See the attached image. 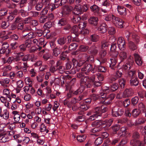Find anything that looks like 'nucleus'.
I'll list each match as a JSON object with an SVG mask.
<instances>
[{
    "label": "nucleus",
    "instance_id": "f257e3e1",
    "mask_svg": "<svg viewBox=\"0 0 146 146\" xmlns=\"http://www.w3.org/2000/svg\"><path fill=\"white\" fill-rule=\"evenodd\" d=\"M110 92L111 91L110 87L105 86L102 88L100 93L101 98L104 99V100L102 101V103L106 104H109L111 100L114 99L115 97L114 94H111L108 96H106L107 94Z\"/></svg>",
    "mask_w": 146,
    "mask_h": 146
},
{
    "label": "nucleus",
    "instance_id": "f03ea898",
    "mask_svg": "<svg viewBox=\"0 0 146 146\" xmlns=\"http://www.w3.org/2000/svg\"><path fill=\"white\" fill-rule=\"evenodd\" d=\"M95 79V76L93 75L90 77L85 76L81 78L80 80V86L81 88L85 89V87L91 88L93 85V82Z\"/></svg>",
    "mask_w": 146,
    "mask_h": 146
},
{
    "label": "nucleus",
    "instance_id": "7ed1b4c3",
    "mask_svg": "<svg viewBox=\"0 0 146 146\" xmlns=\"http://www.w3.org/2000/svg\"><path fill=\"white\" fill-rule=\"evenodd\" d=\"M108 110V108L105 107L104 105L102 106L101 107H96L94 109V112L93 114L92 112H89L87 115H91L90 117V119L92 118H97L99 117H100L102 115V113Z\"/></svg>",
    "mask_w": 146,
    "mask_h": 146
},
{
    "label": "nucleus",
    "instance_id": "20e7f679",
    "mask_svg": "<svg viewBox=\"0 0 146 146\" xmlns=\"http://www.w3.org/2000/svg\"><path fill=\"white\" fill-rule=\"evenodd\" d=\"M140 138V135L137 131H134L132 134V139L130 141V144L133 146H145L143 141L139 140Z\"/></svg>",
    "mask_w": 146,
    "mask_h": 146
},
{
    "label": "nucleus",
    "instance_id": "39448f33",
    "mask_svg": "<svg viewBox=\"0 0 146 146\" xmlns=\"http://www.w3.org/2000/svg\"><path fill=\"white\" fill-rule=\"evenodd\" d=\"M112 122V119H106L105 121L99 120L93 122V124L98 126L101 125V127H108L111 125Z\"/></svg>",
    "mask_w": 146,
    "mask_h": 146
},
{
    "label": "nucleus",
    "instance_id": "423d86ee",
    "mask_svg": "<svg viewBox=\"0 0 146 146\" xmlns=\"http://www.w3.org/2000/svg\"><path fill=\"white\" fill-rule=\"evenodd\" d=\"M125 36L127 38V41L131 40V36L133 40L134 41L136 44L139 43V37L136 34L132 33L128 31H127L125 32Z\"/></svg>",
    "mask_w": 146,
    "mask_h": 146
},
{
    "label": "nucleus",
    "instance_id": "0eeeda50",
    "mask_svg": "<svg viewBox=\"0 0 146 146\" xmlns=\"http://www.w3.org/2000/svg\"><path fill=\"white\" fill-rule=\"evenodd\" d=\"M73 9V7L70 6H65L63 7L62 13V16L68 17L71 14Z\"/></svg>",
    "mask_w": 146,
    "mask_h": 146
},
{
    "label": "nucleus",
    "instance_id": "6e6552de",
    "mask_svg": "<svg viewBox=\"0 0 146 146\" xmlns=\"http://www.w3.org/2000/svg\"><path fill=\"white\" fill-rule=\"evenodd\" d=\"M133 62V61L131 58V56H129L125 64L123 65V68L127 70H130L132 68Z\"/></svg>",
    "mask_w": 146,
    "mask_h": 146
},
{
    "label": "nucleus",
    "instance_id": "1a4fd4ad",
    "mask_svg": "<svg viewBox=\"0 0 146 146\" xmlns=\"http://www.w3.org/2000/svg\"><path fill=\"white\" fill-rule=\"evenodd\" d=\"M4 63H8L9 64L13 62H17L21 60V57L18 55L15 56V57L11 56L9 57L7 60L5 58H3Z\"/></svg>",
    "mask_w": 146,
    "mask_h": 146
},
{
    "label": "nucleus",
    "instance_id": "9d476101",
    "mask_svg": "<svg viewBox=\"0 0 146 146\" xmlns=\"http://www.w3.org/2000/svg\"><path fill=\"white\" fill-rule=\"evenodd\" d=\"M113 18L112 22L117 27L121 28L123 27V23L124 21L120 18L115 16Z\"/></svg>",
    "mask_w": 146,
    "mask_h": 146
},
{
    "label": "nucleus",
    "instance_id": "9b49d317",
    "mask_svg": "<svg viewBox=\"0 0 146 146\" xmlns=\"http://www.w3.org/2000/svg\"><path fill=\"white\" fill-rule=\"evenodd\" d=\"M123 71L122 69H119L116 71L114 76L111 77L110 78L111 82L115 81L117 79L120 78L122 76L123 74Z\"/></svg>",
    "mask_w": 146,
    "mask_h": 146
},
{
    "label": "nucleus",
    "instance_id": "f8f14e48",
    "mask_svg": "<svg viewBox=\"0 0 146 146\" xmlns=\"http://www.w3.org/2000/svg\"><path fill=\"white\" fill-rule=\"evenodd\" d=\"M117 44L118 47L120 50H124L125 49L126 45L123 38L122 37H119L117 41Z\"/></svg>",
    "mask_w": 146,
    "mask_h": 146
},
{
    "label": "nucleus",
    "instance_id": "ddd939ff",
    "mask_svg": "<svg viewBox=\"0 0 146 146\" xmlns=\"http://www.w3.org/2000/svg\"><path fill=\"white\" fill-rule=\"evenodd\" d=\"M92 68V66L90 64H86L81 70V72L86 75H89Z\"/></svg>",
    "mask_w": 146,
    "mask_h": 146
},
{
    "label": "nucleus",
    "instance_id": "4468645a",
    "mask_svg": "<svg viewBox=\"0 0 146 146\" xmlns=\"http://www.w3.org/2000/svg\"><path fill=\"white\" fill-rule=\"evenodd\" d=\"M12 68V66L9 65L4 66L2 68L3 72L2 76L5 77L8 76Z\"/></svg>",
    "mask_w": 146,
    "mask_h": 146
},
{
    "label": "nucleus",
    "instance_id": "2eb2a0df",
    "mask_svg": "<svg viewBox=\"0 0 146 146\" xmlns=\"http://www.w3.org/2000/svg\"><path fill=\"white\" fill-rule=\"evenodd\" d=\"M117 48V43L114 42L111 43V47L110 49V51L113 53L112 54L113 56L115 57H117L119 53L116 51Z\"/></svg>",
    "mask_w": 146,
    "mask_h": 146
},
{
    "label": "nucleus",
    "instance_id": "dca6fc26",
    "mask_svg": "<svg viewBox=\"0 0 146 146\" xmlns=\"http://www.w3.org/2000/svg\"><path fill=\"white\" fill-rule=\"evenodd\" d=\"M88 52L92 55L96 56L98 52V48L95 46H92L88 49Z\"/></svg>",
    "mask_w": 146,
    "mask_h": 146
},
{
    "label": "nucleus",
    "instance_id": "f3484780",
    "mask_svg": "<svg viewBox=\"0 0 146 146\" xmlns=\"http://www.w3.org/2000/svg\"><path fill=\"white\" fill-rule=\"evenodd\" d=\"M135 61L136 64L138 66L142 65L143 63V60L139 54L135 53L134 54Z\"/></svg>",
    "mask_w": 146,
    "mask_h": 146
},
{
    "label": "nucleus",
    "instance_id": "a211bd4d",
    "mask_svg": "<svg viewBox=\"0 0 146 146\" xmlns=\"http://www.w3.org/2000/svg\"><path fill=\"white\" fill-rule=\"evenodd\" d=\"M133 92L131 88L126 89L123 92L122 96L123 98L129 97L132 96Z\"/></svg>",
    "mask_w": 146,
    "mask_h": 146
},
{
    "label": "nucleus",
    "instance_id": "6ab92c4d",
    "mask_svg": "<svg viewBox=\"0 0 146 146\" xmlns=\"http://www.w3.org/2000/svg\"><path fill=\"white\" fill-rule=\"evenodd\" d=\"M73 13L74 14L78 15L83 13V11L80 6L76 5L73 9Z\"/></svg>",
    "mask_w": 146,
    "mask_h": 146
},
{
    "label": "nucleus",
    "instance_id": "aec40b11",
    "mask_svg": "<svg viewBox=\"0 0 146 146\" xmlns=\"http://www.w3.org/2000/svg\"><path fill=\"white\" fill-rule=\"evenodd\" d=\"M139 83L138 79L137 77L131 78L129 81V84L131 86H136L138 85Z\"/></svg>",
    "mask_w": 146,
    "mask_h": 146
},
{
    "label": "nucleus",
    "instance_id": "412c9836",
    "mask_svg": "<svg viewBox=\"0 0 146 146\" xmlns=\"http://www.w3.org/2000/svg\"><path fill=\"white\" fill-rule=\"evenodd\" d=\"M119 54V57L121 62H123L127 58V53L123 50H121Z\"/></svg>",
    "mask_w": 146,
    "mask_h": 146
},
{
    "label": "nucleus",
    "instance_id": "4be33fe9",
    "mask_svg": "<svg viewBox=\"0 0 146 146\" xmlns=\"http://www.w3.org/2000/svg\"><path fill=\"white\" fill-rule=\"evenodd\" d=\"M97 62H98V64H99V65H97L96 64H95V67L97 68L98 71L102 72H105L107 70L106 68L105 67L102 66L101 65H100L101 62L99 60H98Z\"/></svg>",
    "mask_w": 146,
    "mask_h": 146
},
{
    "label": "nucleus",
    "instance_id": "5701e85b",
    "mask_svg": "<svg viewBox=\"0 0 146 146\" xmlns=\"http://www.w3.org/2000/svg\"><path fill=\"white\" fill-rule=\"evenodd\" d=\"M88 21L90 24L96 26L98 23V19L96 17H92L89 18Z\"/></svg>",
    "mask_w": 146,
    "mask_h": 146
},
{
    "label": "nucleus",
    "instance_id": "b1692460",
    "mask_svg": "<svg viewBox=\"0 0 146 146\" xmlns=\"http://www.w3.org/2000/svg\"><path fill=\"white\" fill-rule=\"evenodd\" d=\"M117 11L119 14L121 15L125 16L126 15V8L122 6H118Z\"/></svg>",
    "mask_w": 146,
    "mask_h": 146
},
{
    "label": "nucleus",
    "instance_id": "393cba45",
    "mask_svg": "<svg viewBox=\"0 0 146 146\" xmlns=\"http://www.w3.org/2000/svg\"><path fill=\"white\" fill-rule=\"evenodd\" d=\"M67 23L66 18H62L59 19L57 22V25L58 26L61 27L66 25Z\"/></svg>",
    "mask_w": 146,
    "mask_h": 146
},
{
    "label": "nucleus",
    "instance_id": "a878e982",
    "mask_svg": "<svg viewBox=\"0 0 146 146\" xmlns=\"http://www.w3.org/2000/svg\"><path fill=\"white\" fill-rule=\"evenodd\" d=\"M117 57H115L112 55V58L110 59L111 63L110 65V67L111 69H115V66L117 62Z\"/></svg>",
    "mask_w": 146,
    "mask_h": 146
},
{
    "label": "nucleus",
    "instance_id": "bb28decb",
    "mask_svg": "<svg viewBox=\"0 0 146 146\" xmlns=\"http://www.w3.org/2000/svg\"><path fill=\"white\" fill-rule=\"evenodd\" d=\"M119 110L118 107L117 106L114 107L112 110V115L113 117H117L121 116V114L119 113Z\"/></svg>",
    "mask_w": 146,
    "mask_h": 146
},
{
    "label": "nucleus",
    "instance_id": "cd10ccee",
    "mask_svg": "<svg viewBox=\"0 0 146 146\" xmlns=\"http://www.w3.org/2000/svg\"><path fill=\"white\" fill-rule=\"evenodd\" d=\"M71 32L75 34L76 36H77L80 33L81 30H80L78 27L76 25L74 26L72 28Z\"/></svg>",
    "mask_w": 146,
    "mask_h": 146
},
{
    "label": "nucleus",
    "instance_id": "c85d7f7f",
    "mask_svg": "<svg viewBox=\"0 0 146 146\" xmlns=\"http://www.w3.org/2000/svg\"><path fill=\"white\" fill-rule=\"evenodd\" d=\"M101 129L100 128L98 127H96L92 129L91 130V131L94 133L93 134H92L91 135L93 136L94 137V136H99L100 133L98 132L101 131Z\"/></svg>",
    "mask_w": 146,
    "mask_h": 146
},
{
    "label": "nucleus",
    "instance_id": "c756f323",
    "mask_svg": "<svg viewBox=\"0 0 146 146\" xmlns=\"http://www.w3.org/2000/svg\"><path fill=\"white\" fill-rule=\"evenodd\" d=\"M42 48V46H40L38 45H37V46H34L29 48V51L30 53H33L37 50L40 51Z\"/></svg>",
    "mask_w": 146,
    "mask_h": 146
},
{
    "label": "nucleus",
    "instance_id": "7c9ffc66",
    "mask_svg": "<svg viewBox=\"0 0 146 146\" xmlns=\"http://www.w3.org/2000/svg\"><path fill=\"white\" fill-rule=\"evenodd\" d=\"M100 13L103 16L107 15L110 11L111 9L105 7H102L100 9Z\"/></svg>",
    "mask_w": 146,
    "mask_h": 146
},
{
    "label": "nucleus",
    "instance_id": "2f4dec72",
    "mask_svg": "<svg viewBox=\"0 0 146 146\" xmlns=\"http://www.w3.org/2000/svg\"><path fill=\"white\" fill-rule=\"evenodd\" d=\"M107 26L105 23H102L98 28V30L101 33H104L107 30Z\"/></svg>",
    "mask_w": 146,
    "mask_h": 146
},
{
    "label": "nucleus",
    "instance_id": "473e14b6",
    "mask_svg": "<svg viewBox=\"0 0 146 146\" xmlns=\"http://www.w3.org/2000/svg\"><path fill=\"white\" fill-rule=\"evenodd\" d=\"M128 44L129 48L131 50L133 51L137 48V46L131 40L128 41Z\"/></svg>",
    "mask_w": 146,
    "mask_h": 146
},
{
    "label": "nucleus",
    "instance_id": "72a5a7b5",
    "mask_svg": "<svg viewBox=\"0 0 146 146\" xmlns=\"http://www.w3.org/2000/svg\"><path fill=\"white\" fill-rule=\"evenodd\" d=\"M9 140V137L7 136L5 133H3L2 135L0 137V142L5 143L8 141Z\"/></svg>",
    "mask_w": 146,
    "mask_h": 146
},
{
    "label": "nucleus",
    "instance_id": "f704fd0d",
    "mask_svg": "<svg viewBox=\"0 0 146 146\" xmlns=\"http://www.w3.org/2000/svg\"><path fill=\"white\" fill-rule=\"evenodd\" d=\"M109 41L103 40L101 42V48L102 49L106 48L108 47L111 44Z\"/></svg>",
    "mask_w": 146,
    "mask_h": 146
},
{
    "label": "nucleus",
    "instance_id": "c9c22d12",
    "mask_svg": "<svg viewBox=\"0 0 146 146\" xmlns=\"http://www.w3.org/2000/svg\"><path fill=\"white\" fill-rule=\"evenodd\" d=\"M3 94L7 96V98L6 99L7 101L10 102L11 100V98L10 96V90L8 89H4L3 91Z\"/></svg>",
    "mask_w": 146,
    "mask_h": 146
},
{
    "label": "nucleus",
    "instance_id": "e433bc0d",
    "mask_svg": "<svg viewBox=\"0 0 146 146\" xmlns=\"http://www.w3.org/2000/svg\"><path fill=\"white\" fill-rule=\"evenodd\" d=\"M80 109L82 110L83 111H85L88 109L90 107L88 105L82 102H80Z\"/></svg>",
    "mask_w": 146,
    "mask_h": 146
},
{
    "label": "nucleus",
    "instance_id": "4c0bfd02",
    "mask_svg": "<svg viewBox=\"0 0 146 146\" xmlns=\"http://www.w3.org/2000/svg\"><path fill=\"white\" fill-rule=\"evenodd\" d=\"M91 11L95 13H98L100 10V8L97 5H94L90 7Z\"/></svg>",
    "mask_w": 146,
    "mask_h": 146
},
{
    "label": "nucleus",
    "instance_id": "58836bf2",
    "mask_svg": "<svg viewBox=\"0 0 146 146\" xmlns=\"http://www.w3.org/2000/svg\"><path fill=\"white\" fill-rule=\"evenodd\" d=\"M120 138L121 139V140L119 143V145L124 146V145L126 144L128 142V138L126 136L123 137L122 138Z\"/></svg>",
    "mask_w": 146,
    "mask_h": 146
},
{
    "label": "nucleus",
    "instance_id": "ea45409f",
    "mask_svg": "<svg viewBox=\"0 0 146 146\" xmlns=\"http://www.w3.org/2000/svg\"><path fill=\"white\" fill-rule=\"evenodd\" d=\"M126 128L124 127H122L120 129V131L122 133H118L119 138H122L123 137H125L127 134V131H126Z\"/></svg>",
    "mask_w": 146,
    "mask_h": 146
},
{
    "label": "nucleus",
    "instance_id": "a19ab883",
    "mask_svg": "<svg viewBox=\"0 0 146 146\" xmlns=\"http://www.w3.org/2000/svg\"><path fill=\"white\" fill-rule=\"evenodd\" d=\"M40 132L45 134L47 133L49 131V130L46 128V126L43 124L40 125Z\"/></svg>",
    "mask_w": 146,
    "mask_h": 146
},
{
    "label": "nucleus",
    "instance_id": "79ce46f5",
    "mask_svg": "<svg viewBox=\"0 0 146 146\" xmlns=\"http://www.w3.org/2000/svg\"><path fill=\"white\" fill-rule=\"evenodd\" d=\"M84 90V89L81 88V87L80 86L79 88L76 90L72 91V93L75 95H78L82 93Z\"/></svg>",
    "mask_w": 146,
    "mask_h": 146
},
{
    "label": "nucleus",
    "instance_id": "37998d69",
    "mask_svg": "<svg viewBox=\"0 0 146 146\" xmlns=\"http://www.w3.org/2000/svg\"><path fill=\"white\" fill-rule=\"evenodd\" d=\"M9 79L6 78L0 81V83L2 86L7 87V84L9 83Z\"/></svg>",
    "mask_w": 146,
    "mask_h": 146
},
{
    "label": "nucleus",
    "instance_id": "c03bdc74",
    "mask_svg": "<svg viewBox=\"0 0 146 146\" xmlns=\"http://www.w3.org/2000/svg\"><path fill=\"white\" fill-rule=\"evenodd\" d=\"M140 113V110L137 109H135L132 111V115L134 118H136L139 115Z\"/></svg>",
    "mask_w": 146,
    "mask_h": 146
},
{
    "label": "nucleus",
    "instance_id": "a18cd8bd",
    "mask_svg": "<svg viewBox=\"0 0 146 146\" xmlns=\"http://www.w3.org/2000/svg\"><path fill=\"white\" fill-rule=\"evenodd\" d=\"M67 38L66 37H63L58 38L57 42L60 45H63L66 43L67 41Z\"/></svg>",
    "mask_w": 146,
    "mask_h": 146
},
{
    "label": "nucleus",
    "instance_id": "49530a36",
    "mask_svg": "<svg viewBox=\"0 0 146 146\" xmlns=\"http://www.w3.org/2000/svg\"><path fill=\"white\" fill-rule=\"evenodd\" d=\"M53 55L55 56H57L61 52V50L57 48H55L53 49Z\"/></svg>",
    "mask_w": 146,
    "mask_h": 146
},
{
    "label": "nucleus",
    "instance_id": "de8ad7c7",
    "mask_svg": "<svg viewBox=\"0 0 146 146\" xmlns=\"http://www.w3.org/2000/svg\"><path fill=\"white\" fill-rule=\"evenodd\" d=\"M15 121V122H9L7 124V125L9 124V128L10 129V130H13L14 129L15 127V124L17 123V121H16L15 120V119H14Z\"/></svg>",
    "mask_w": 146,
    "mask_h": 146
},
{
    "label": "nucleus",
    "instance_id": "09e8293b",
    "mask_svg": "<svg viewBox=\"0 0 146 146\" xmlns=\"http://www.w3.org/2000/svg\"><path fill=\"white\" fill-rule=\"evenodd\" d=\"M106 15L105 18V20L107 21H109L111 20L112 22L113 18V17H115V16L113 15L108 14Z\"/></svg>",
    "mask_w": 146,
    "mask_h": 146
},
{
    "label": "nucleus",
    "instance_id": "8fccbe9b",
    "mask_svg": "<svg viewBox=\"0 0 146 146\" xmlns=\"http://www.w3.org/2000/svg\"><path fill=\"white\" fill-rule=\"evenodd\" d=\"M78 45L75 43H72L69 45V49L70 50H76L77 48Z\"/></svg>",
    "mask_w": 146,
    "mask_h": 146
},
{
    "label": "nucleus",
    "instance_id": "3c124183",
    "mask_svg": "<svg viewBox=\"0 0 146 146\" xmlns=\"http://www.w3.org/2000/svg\"><path fill=\"white\" fill-rule=\"evenodd\" d=\"M103 140L102 137H99L96 139L94 142L95 145L98 146L100 145L102 143Z\"/></svg>",
    "mask_w": 146,
    "mask_h": 146
},
{
    "label": "nucleus",
    "instance_id": "603ef678",
    "mask_svg": "<svg viewBox=\"0 0 146 146\" xmlns=\"http://www.w3.org/2000/svg\"><path fill=\"white\" fill-rule=\"evenodd\" d=\"M110 87L112 92L117 90L118 88V86L117 84L115 83L113 84Z\"/></svg>",
    "mask_w": 146,
    "mask_h": 146
},
{
    "label": "nucleus",
    "instance_id": "864d4df0",
    "mask_svg": "<svg viewBox=\"0 0 146 146\" xmlns=\"http://www.w3.org/2000/svg\"><path fill=\"white\" fill-rule=\"evenodd\" d=\"M48 17L46 16H40L39 18V21L40 22L42 23H44L46 21Z\"/></svg>",
    "mask_w": 146,
    "mask_h": 146
},
{
    "label": "nucleus",
    "instance_id": "5fc2aeb1",
    "mask_svg": "<svg viewBox=\"0 0 146 146\" xmlns=\"http://www.w3.org/2000/svg\"><path fill=\"white\" fill-rule=\"evenodd\" d=\"M118 82L121 87L123 88L125 85L126 82L125 80L123 78L119 79L118 80Z\"/></svg>",
    "mask_w": 146,
    "mask_h": 146
},
{
    "label": "nucleus",
    "instance_id": "6e6d98bb",
    "mask_svg": "<svg viewBox=\"0 0 146 146\" xmlns=\"http://www.w3.org/2000/svg\"><path fill=\"white\" fill-rule=\"evenodd\" d=\"M29 15L31 17H36L39 15V13L37 12L31 11L28 13Z\"/></svg>",
    "mask_w": 146,
    "mask_h": 146
},
{
    "label": "nucleus",
    "instance_id": "4d7b16f0",
    "mask_svg": "<svg viewBox=\"0 0 146 146\" xmlns=\"http://www.w3.org/2000/svg\"><path fill=\"white\" fill-rule=\"evenodd\" d=\"M102 5L104 6V7L111 9V7L110 5L109 0H105L102 3Z\"/></svg>",
    "mask_w": 146,
    "mask_h": 146
},
{
    "label": "nucleus",
    "instance_id": "13d9d810",
    "mask_svg": "<svg viewBox=\"0 0 146 146\" xmlns=\"http://www.w3.org/2000/svg\"><path fill=\"white\" fill-rule=\"evenodd\" d=\"M86 26V23L85 22L80 23L78 25V27L80 30H81L82 32L83 30L84 29Z\"/></svg>",
    "mask_w": 146,
    "mask_h": 146
},
{
    "label": "nucleus",
    "instance_id": "bf43d9fd",
    "mask_svg": "<svg viewBox=\"0 0 146 146\" xmlns=\"http://www.w3.org/2000/svg\"><path fill=\"white\" fill-rule=\"evenodd\" d=\"M86 136L84 135H81L77 137V139L78 141L82 142L84 141L86 139Z\"/></svg>",
    "mask_w": 146,
    "mask_h": 146
},
{
    "label": "nucleus",
    "instance_id": "052dcab7",
    "mask_svg": "<svg viewBox=\"0 0 146 146\" xmlns=\"http://www.w3.org/2000/svg\"><path fill=\"white\" fill-rule=\"evenodd\" d=\"M139 100V98L137 96L133 98L131 100V104L134 106L135 105L138 103Z\"/></svg>",
    "mask_w": 146,
    "mask_h": 146
},
{
    "label": "nucleus",
    "instance_id": "680f3d73",
    "mask_svg": "<svg viewBox=\"0 0 146 146\" xmlns=\"http://www.w3.org/2000/svg\"><path fill=\"white\" fill-rule=\"evenodd\" d=\"M71 28L72 27L70 24H67L66 26H65L63 29V30L66 31V33H64L65 34L69 33Z\"/></svg>",
    "mask_w": 146,
    "mask_h": 146
},
{
    "label": "nucleus",
    "instance_id": "e2e57ef3",
    "mask_svg": "<svg viewBox=\"0 0 146 146\" xmlns=\"http://www.w3.org/2000/svg\"><path fill=\"white\" fill-rule=\"evenodd\" d=\"M27 47H30L32 44V40L31 39H28L25 41V43Z\"/></svg>",
    "mask_w": 146,
    "mask_h": 146
},
{
    "label": "nucleus",
    "instance_id": "0e129e2a",
    "mask_svg": "<svg viewBox=\"0 0 146 146\" xmlns=\"http://www.w3.org/2000/svg\"><path fill=\"white\" fill-rule=\"evenodd\" d=\"M99 36L96 34L92 35L91 36V40L93 42H97L99 39Z\"/></svg>",
    "mask_w": 146,
    "mask_h": 146
},
{
    "label": "nucleus",
    "instance_id": "69168bd1",
    "mask_svg": "<svg viewBox=\"0 0 146 146\" xmlns=\"http://www.w3.org/2000/svg\"><path fill=\"white\" fill-rule=\"evenodd\" d=\"M81 18L79 17H73L72 19V21L74 23H78L80 21Z\"/></svg>",
    "mask_w": 146,
    "mask_h": 146
},
{
    "label": "nucleus",
    "instance_id": "338daca9",
    "mask_svg": "<svg viewBox=\"0 0 146 146\" xmlns=\"http://www.w3.org/2000/svg\"><path fill=\"white\" fill-rule=\"evenodd\" d=\"M59 5H58L57 4H50L48 5L49 9L51 11H52L54 10L55 9L57 8L59 6Z\"/></svg>",
    "mask_w": 146,
    "mask_h": 146
},
{
    "label": "nucleus",
    "instance_id": "774afa93",
    "mask_svg": "<svg viewBox=\"0 0 146 146\" xmlns=\"http://www.w3.org/2000/svg\"><path fill=\"white\" fill-rule=\"evenodd\" d=\"M107 52L106 50H102L99 52V56L101 58H103L107 54Z\"/></svg>",
    "mask_w": 146,
    "mask_h": 146
}]
</instances>
